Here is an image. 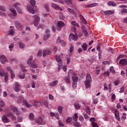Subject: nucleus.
Here are the masks:
<instances>
[{"instance_id": "obj_1", "label": "nucleus", "mask_w": 127, "mask_h": 127, "mask_svg": "<svg viewBox=\"0 0 127 127\" xmlns=\"http://www.w3.org/2000/svg\"><path fill=\"white\" fill-rule=\"evenodd\" d=\"M31 5H28L27 7V9L28 11L30 12V13L32 14H34L35 13V10H34V6H35V4L36 3V1L35 0H30V1Z\"/></svg>"}, {"instance_id": "obj_2", "label": "nucleus", "mask_w": 127, "mask_h": 127, "mask_svg": "<svg viewBox=\"0 0 127 127\" xmlns=\"http://www.w3.org/2000/svg\"><path fill=\"white\" fill-rule=\"evenodd\" d=\"M23 105H25L27 108H30V107H32V105L29 104L28 102L26 101V100H24V98H23V97L22 96H19V99L18 100V102L20 104L22 103Z\"/></svg>"}, {"instance_id": "obj_3", "label": "nucleus", "mask_w": 127, "mask_h": 127, "mask_svg": "<svg viewBox=\"0 0 127 127\" xmlns=\"http://www.w3.org/2000/svg\"><path fill=\"white\" fill-rule=\"evenodd\" d=\"M78 114H77V113H75L74 114V115L72 117L73 121L74 122H75L74 123L72 122L73 125V126H74V127H80V125L79 124V123H78V122H77V121L78 120Z\"/></svg>"}, {"instance_id": "obj_4", "label": "nucleus", "mask_w": 127, "mask_h": 127, "mask_svg": "<svg viewBox=\"0 0 127 127\" xmlns=\"http://www.w3.org/2000/svg\"><path fill=\"white\" fill-rule=\"evenodd\" d=\"M32 56H30V58L27 61V64L28 65H30L32 68H37V67L38 66L37 64H36L35 63H31V60H32Z\"/></svg>"}, {"instance_id": "obj_5", "label": "nucleus", "mask_w": 127, "mask_h": 127, "mask_svg": "<svg viewBox=\"0 0 127 127\" xmlns=\"http://www.w3.org/2000/svg\"><path fill=\"white\" fill-rule=\"evenodd\" d=\"M72 88L73 89H76L77 88V82L78 81V77L76 75H74L72 77Z\"/></svg>"}, {"instance_id": "obj_6", "label": "nucleus", "mask_w": 127, "mask_h": 127, "mask_svg": "<svg viewBox=\"0 0 127 127\" xmlns=\"http://www.w3.org/2000/svg\"><path fill=\"white\" fill-rule=\"evenodd\" d=\"M35 123L37 125H40L42 126H44L45 125V122L43 121L42 118L41 117H39L38 118L35 120Z\"/></svg>"}, {"instance_id": "obj_7", "label": "nucleus", "mask_w": 127, "mask_h": 127, "mask_svg": "<svg viewBox=\"0 0 127 127\" xmlns=\"http://www.w3.org/2000/svg\"><path fill=\"white\" fill-rule=\"evenodd\" d=\"M14 6L15 8L17 9L18 13H20L21 14H22V9H21V5L19 3H16L14 4Z\"/></svg>"}, {"instance_id": "obj_8", "label": "nucleus", "mask_w": 127, "mask_h": 127, "mask_svg": "<svg viewBox=\"0 0 127 127\" xmlns=\"http://www.w3.org/2000/svg\"><path fill=\"white\" fill-rule=\"evenodd\" d=\"M9 10L11 11L12 14H9V17H11L12 18H13V16H16L17 14L16 13V10H15V9H14V8H10Z\"/></svg>"}, {"instance_id": "obj_9", "label": "nucleus", "mask_w": 127, "mask_h": 127, "mask_svg": "<svg viewBox=\"0 0 127 127\" xmlns=\"http://www.w3.org/2000/svg\"><path fill=\"white\" fill-rule=\"evenodd\" d=\"M10 109L11 111H12L13 113H16V115H17V116H19V115H20V111L17 110V108H16V107H15V106L12 105L11 106Z\"/></svg>"}, {"instance_id": "obj_10", "label": "nucleus", "mask_w": 127, "mask_h": 127, "mask_svg": "<svg viewBox=\"0 0 127 127\" xmlns=\"http://www.w3.org/2000/svg\"><path fill=\"white\" fill-rule=\"evenodd\" d=\"M69 41H72V40H74V41H77L78 39V37L76 35H74V34H70L68 37Z\"/></svg>"}, {"instance_id": "obj_11", "label": "nucleus", "mask_w": 127, "mask_h": 127, "mask_svg": "<svg viewBox=\"0 0 127 127\" xmlns=\"http://www.w3.org/2000/svg\"><path fill=\"white\" fill-rule=\"evenodd\" d=\"M50 30L47 29L45 31V35L44 36L43 40H47L49 37H50Z\"/></svg>"}, {"instance_id": "obj_12", "label": "nucleus", "mask_w": 127, "mask_h": 127, "mask_svg": "<svg viewBox=\"0 0 127 127\" xmlns=\"http://www.w3.org/2000/svg\"><path fill=\"white\" fill-rule=\"evenodd\" d=\"M34 25L35 26H38V22L40 20V18H39V16L38 15H34Z\"/></svg>"}, {"instance_id": "obj_13", "label": "nucleus", "mask_w": 127, "mask_h": 127, "mask_svg": "<svg viewBox=\"0 0 127 127\" xmlns=\"http://www.w3.org/2000/svg\"><path fill=\"white\" fill-rule=\"evenodd\" d=\"M64 25V22H63V21H59L58 23V27H57V29L58 31H60V30H61L62 27H63Z\"/></svg>"}, {"instance_id": "obj_14", "label": "nucleus", "mask_w": 127, "mask_h": 127, "mask_svg": "<svg viewBox=\"0 0 127 127\" xmlns=\"http://www.w3.org/2000/svg\"><path fill=\"white\" fill-rule=\"evenodd\" d=\"M56 60L57 62H58V63L59 64V66H62V63L63 62L62 61V59H61V58H60V56H57L56 57Z\"/></svg>"}, {"instance_id": "obj_15", "label": "nucleus", "mask_w": 127, "mask_h": 127, "mask_svg": "<svg viewBox=\"0 0 127 127\" xmlns=\"http://www.w3.org/2000/svg\"><path fill=\"white\" fill-rule=\"evenodd\" d=\"M7 116L11 118L12 120H16V117L13 116V114L9 110L7 111Z\"/></svg>"}, {"instance_id": "obj_16", "label": "nucleus", "mask_w": 127, "mask_h": 127, "mask_svg": "<svg viewBox=\"0 0 127 127\" xmlns=\"http://www.w3.org/2000/svg\"><path fill=\"white\" fill-rule=\"evenodd\" d=\"M90 121L91 122V125L93 127H99V126H98V124L95 123L96 120H95L94 118H91L90 120Z\"/></svg>"}, {"instance_id": "obj_17", "label": "nucleus", "mask_w": 127, "mask_h": 127, "mask_svg": "<svg viewBox=\"0 0 127 127\" xmlns=\"http://www.w3.org/2000/svg\"><path fill=\"white\" fill-rule=\"evenodd\" d=\"M52 7H53L55 9L57 10H60V11H62V8H61L59 5L54 3L52 4Z\"/></svg>"}, {"instance_id": "obj_18", "label": "nucleus", "mask_w": 127, "mask_h": 127, "mask_svg": "<svg viewBox=\"0 0 127 127\" xmlns=\"http://www.w3.org/2000/svg\"><path fill=\"white\" fill-rule=\"evenodd\" d=\"M0 61L2 64H5V62L7 61L6 58L4 55H1L0 57Z\"/></svg>"}, {"instance_id": "obj_19", "label": "nucleus", "mask_w": 127, "mask_h": 127, "mask_svg": "<svg viewBox=\"0 0 127 127\" xmlns=\"http://www.w3.org/2000/svg\"><path fill=\"white\" fill-rule=\"evenodd\" d=\"M115 116L116 119L118 121V122H120L121 121V119L120 118V114H119V111H118L117 110H116L115 111Z\"/></svg>"}, {"instance_id": "obj_20", "label": "nucleus", "mask_w": 127, "mask_h": 127, "mask_svg": "<svg viewBox=\"0 0 127 127\" xmlns=\"http://www.w3.org/2000/svg\"><path fill=\"white\" fill-rule=\"evenodd\" d=\"M57 43H60L62 45V46H65V43L63 40H61V39H60V37H59L58 38V39L57 40Z\"/></svg>"}, {"instance_id": "obj_21", "label": "nucleus", "mask_w": 127, "mask_h": 127, "mask_svg": "<svg viewBox=\"0 0 127 127\" xmlns=\"http://www.w3.org/2000/svg\"><path fill=\"white\" fill-rule=\"evenodd\" d=\"M52 51L49 50H45L43 51V57H45L47 55H50Z\"/></svg>"}, {"instance_id": "obj_22", "label": "nucleus", "mask_w": 127, "mask_h": 127, "mask_svg": "<svg viewBox=\"0 0 127 127\" xmlns=\"http://www.w3.org/2000/svg\"><path fill=\"white\" fill-rule=\"evenodd\" d=\"M119 64L120 65H123V66H125L127 64V60L126 59H122L119 61Z\"/></svg>"}, {"instance_id": "obj_23", "label": "nucleus", "mask_w": 127, "mask_h": 127, "mask_svg": "<svg viewBox=\"0 0 127 127\" xmlns=\"http://www.w3.org/2000/svg\"><path fill=\"white\" fill-rule=\"evenodd\" d=\"M79 16L80 17V19L81 22H82V23H84V24H86L87 23V21H86V19H85V18H84V16H83V15L81 14H80Z\"/></svg>"}, {"instance_id": "obj_24", "label": "nucleus", "mask_w": 127, "mask_h": 127, "mask_svg": "<svg viewBox=\"0 0 127 127\" xmlns=\"http://www.w3.org/2000/svg\"><path fill=\"white\" fill-rule=\"evenodd\" d=\"M20 86V85L19 84V83L16 82L15 83V92H19V91H20V89H19Z\"/></svg>"}, {"instance_id": "obj_25", "label": "nucleus", "mask_w": 127, "mask_h": 127, "mask_svg": "<svg viewBox=\"0 0 127 127\" xmlns=\"http://www.w3.org/2000/svg\"><path fill=\"white\" fill-rule=\"evenodd\" d=\"M5 106L4 104V102L2 101V100H0V112H2V108L3 107Z\"/></svg>"}, {"instance_id": "obj_26", "label": "nucleus", "mask_w": 127, "mask_h": 127, "mask_svg": "<svg viewBox=\"0 0 127 127\" xmlns=\"http://www.w3.org/2000/svg\"><path fill=\"white\" fill-rule=\"evenodd\" d=\"M7 69L8 71H9V73H10V74H11V79H13V78H14V77H15V75H14V73H13V72L12 71V70L9 67H7Z\"/></svg>"}, {"instance_id": "obj_27", "label": "nucleus", "mask_w": 127, "mask_h": 127, "mask_svg": "<svg viewBox=\"0 0 127 127\" xmlns=\"http://www.w3.org/2000/svg\"><path fill=\"white\" fill-rule=\"evenodd\" d=\"M2 121L3 123H8V122H9V120H8V119H7V117H6V115H4L2 117Z\"/></svg>"}, {"instance_id": "obj_28", "label": "nucleus", "mask_w": 127, "mask_h": 127, "mask_svg": "<svg viewBox=\"0 0 127 127\" xmlns=\"http://www.w3.org/2000/svg\"><path fill=\"white\" fill-rule=\"evenodd\" d=\"M86 79L87 81L89 82H92V77L91 76V75L90 74L87 73L86 75Z\"/></svg>"}, {"instance_id": "obj_29", "label": "nucleus", "mask_w": 127, "mask_h": 127, "mask_svg": "<svg viewBox=\"0 0 127 127\" xmlns=\"http://www.w3.org/2000/svg\"><path fill=\"white\" fill-rule=\"evenodd\" d=\"M64 81L67 84H70V83H71L70 76H69V75H68L67 76H65L64 77Z\"/></svg>"}, {"instance_id": "obj_30", "label": "nucleus", "mask_w": 127, "mask_h": 127, "mask_svg": "<svg viewBox=\"0 0 127 127\" xmlns=\"http://www.w3.org/2000/svg\"><path fill=\"white\" fill-rule=\"evenodd\" d=\"M105 15H110V14H114V11L112 10H106L104 12Z\"/></svg>"}, {"instance_id": "obj_31", "label": "nucleus", "mask_w": 127, "mask_h": 127, "mask_svg": "<svg viewBox=\"0 0 127 127\" xmlns=\"http://www.w3.org/2000/svg\"><path fill=\"white\" fill-rule=\"evenodd\" d=\"M81 47L84 50V51H86L87 49H88V44H87L86 43H84L82 45Z\"/></svg>"}, {"instance_id": "obj_32", "label": "nucleus", "mask_w": 127, "mask_h": 127, "mask_svg": "<svg viewBox=\"0 0 127 127\" xmlns=\"http://www.w3.org/2000/svg\"><path fill=\"white\" fill-rule=\"evenodd\" d=\"M14 29L12 28L8 32L7 35H14Z\"/></svg>"}, {"instance_id": "obj_33", "label": "nucleus", "mask_w": 127, "mask_h": 127, "mask_svg": "<svg viewBox=\"0 0 127 127\" xmlns=\"http://www.w3.org/2000/svg\"><path fill=\"white\" fill-rule=\"evenodd\" d=\"M91 81H85L84 82L85 84V88L86 89H88V88H90V87H91Z\"/></svg>"}, {"instance_id": "obj_34", "label": "nucleus", "mask_w": 127, "mask_h": 127, "mask_svg": "<svg viewBox=\"0 0 127 127\" xmlns=\"http://www.w3.org/2000/svg\"><path fill=\"white\" fill-rule=\"evenodd\" d=\"M15 24L16 27L17 29H20V28H21V27L22 26V25H21V24L19 22H16Z\"/></svg>"}, {"instance_id": "obj_35", "label": "nucleus", "mask_w": 127, "mask_h": 127, "mask_svg": "<svg viewBox=\"0 0 127 127\" xmlns=\"http://www.w3.org/2000/svg\"><path fill=\"white\" fill-rule=\"evenodd\" d=\"M108 5L109 6H111V5H112V6H117V4L113 1H109L108 3Z\"/></svg>"}, {"instance_id": "obj_36", "label": "nucleus", "mask_w": 127, "mask_h": 127, "mask_svg": "<svg viewBox=\"0 0 127 127\" xmlns=\"http://www.w3.org/2000/svg\"><path fill=\"white\" fill-rule=\"evenodd\" d=\"M34 105L35 107H40L41 106V102L37 101V100H34Z\"/></svg>"}, {"instance_id": "obj_37", "label": "nucleus", "mask_w": 127, "mask_h": 127, "mask_svg": "<svg viewBox=\"0 0 127 127\" xmlns=\"http://www.w3.org/2000/svg\"><path fill=\"white\" fill-rule=\"evenodd\" d=\"M58 84V80H56L53 81V82L51 83L49 86L53 87L54 86H56Z\"/></svg>"}, {"instance_id": "obj_38", "label": "nucleus", "mask_w": 127, "mask_h": 127, "mask_svg": "<svg viewBox=\"0 0 127 127\" xmlns=\"http://www.w3.org/2000/svg\"><path fill=\"white\" fill-rule=\"evenodd\" d=\"M98 6V3H93L89 4L87 5V7H94V6Z\"/></svg>"}, {"instance_id": "obj_39", "label": "nucleus", "mask_w": 127, "mask_h": 127, "mask_svg": "<svg viewBox=\"0 0 127 127\" xmlns=\"http://www.w3.org/2000/svg\"><path fill=\"white\" fill-rule=\"evenodd\" d=\"M64 3H66V4H72V0H64Z\"/></svg>"}, {"instance_id": "obj_40", "label": "nucleus", "mask_w": 127, "mask_h": 127, "mask_svg": "<svg viewBox=\"0 0 127 127\" xmlns=\"http://www.w3.org/2000/svg\"><path fill=\"white\" fill-rule=\"evenodd\" d=\"M43 104L46 108H48L49 107L48 101L46 100H43Z\"/></svg>"}, {"instance_id": "obj_41", "label": "nucleus", "mask_w": 127, "mask_h": 127, "mask_svg": "<svg viewBox=\"0 0 127 127\" xmlns=\"http://www.w3.org/2000/svg\"><path fill=\"white\" fill-rule=\"evenodd\" d=\"M29 119L31 121H33V120H34V115H33V114H32V113H31V114L29 115Z\"/></svg>"}, {"instance_id": "obj_42", "label": "nucleus", "mask_w": 127, "mask_h": 127, "mask_svg": "<svg viewBox=\"0 0 127 127\" xmlns=\"http://www.w3.org/2000/svg\"><path fill=\"white\" fill-rule=\"evenodd\" d=\"M19 46L20 48H21V49H23V48H24V47H25V45L23 43L19 42Z\"/></svg>"}, {"instance_id": "obj_43", "label": "nucleus", "mask_w": 127, "mask_h": 127, "mask_svg": "<svg viewBox=\"0 0 127 127\" xmlns=\"http://www.w3.org/2000/svg\"><path fill=\"white\" fill-rule=\"evenodd\" d=\"M55 2H58L62 3V4H64V1L63 0H53Z\"/></svg>"}, {"instance_id": "obj_44", "label": "nucleus", "mask_w": 127, "mask_h": 127, "mask_svg": "<svg viewBox=\"0 0 127 127\" xmlns=\"http://www.w3.org/2000/svg\"><path fill=\"white\" fill-rule=\"evenodd\" d=\"M71 24L72 25H74V26H77V27H79V24L76 23V21H72L71 22Z\"/></svg>"}, {"instance_id": "obj_45", "label": "nucleus", "mask_w": 127, "mask_h": 127, "mask_svg": "<svg viewBox=\"0 0 127 127\" xmlns=\"http://www.w3.org/2000/svg\"><path fill=\"white\" fill-rule=\"evenodd\" d=\"M20 79H25V73H23L19 75Z\"/></svg>"}, {"instance_id": "obj_46", "label": "nucleus", "mask_w": 127, "mask_h": 127, "mask_svg": "<svg viewBox=\"0 0 127 127\" xmlns=\"http://www.w3.org/2000/svg\"><path fill=\"white\" fill-rule=\"evenodd\" d=\"M58 111L60 114H62V112L63 111V107L62 106H60L58 107Z\"/></svg>"}, {"instance_id": "obj_47", "label": "nucleus", "mask_w": 127, "mask_h": 127, "mask_svg": "<svg viewBox=\"0 0 127 127\" xmlns=\"http://www.w3.org/2000/svg\"><path fill=\"white\" fill-rule=\"evenodd\" d=\"M67 10L69 12H70V13H71V14H74V10L73 9H71L70 8H68L67 9Z\"/></svg>"}, {"instance_id": "obj_48", "label": "nucleus", "mask_w": 127, "mask_h": 127, "mask_svg": "<svg viewBox=\"0 0 127 127\" xmlns=\"http://www.w3.org/2000/svg\"><path fill=\"white\" fill-rule=\"evenodd\" d=\"M66 122L67 124H69V123H71V122H72V117H68L66 119Z\"/></svg>"}, {"instance_id": "obj_49", "label": "nucleus", "mask_w": 127, "mask_h": 127, "mask_svg": "<svg viewBox=\"0 0 127 127\" xmlns=\"http://www.w3.org/2000/svg\"><path fill=\"white\" fill-rule=\"evenodd\" d=\"M107 50H108V51H109V52H111L112 54H114L115 53L114 50H113V48H109L107 49Z\"/></svg>"}, {"instance_id": "obj_50", "label": "nucleus", "mask_w": 127, "mask_h": 127, "mask_svg": "<svg viewBox=\"0 0 127 127\" xmlns=\"http://www.w3.org/2000/svg\"><path fill=\"white\" fill-rule=\"evenodd\" d=\"M0 10H2V11H6V9H5V7L4 6H0Z\"/></svg>"}, {"instance_id": "obj_51", "label": "nucleus", "mask_w": 127, "mask_h": 127, "mask_svg": "<svg viewBox=\"0 0 127 127\" xmlns=\"http://www.w3.org/2000/svg\"><path fill=\"white\" fill-rule=\"evenodd\" d=\"M101 67H96V73H97V75H98V74L100 73V72H101Z\"/></svg>"}, {"instance_id": "obj_52", "label": "nucleus", "mask_w": 127, "mask_h": 127, "mask_svg": "<svg viewBox=\"0 0 127 127\" xmlns=\"http://www.w3.org/2000/svg\"><path fill=\"white\" fill-rule=\"evenodd\" d=\"M110 70L111 73H112L113 74L116 73V71L115 70V69H114V67L113 66L110 67Z\"/></svg>"}, {"instance_id": "obj_53", "label": "nucleus", "mask_w": 127, "mask_h": 127, "mask_svg": "<svg viewBox=\"0 0 127 127\" xmlns=\"http://www.w3.org/2000/svg\"><path fill=\"white\" fill-rule=\"evenodd\" d=\"M58 115H59V114L56 113L55 114L53 112H51V113H50L51 117H56V116H58Z\"/></svg>"}, {"instance_id": "obj_54", "label": "nucleus", "mask_w": 127, "mask_h": 127, "mask_svg": "<svg viewBox=\"0 0 127 127\" xmlns=\"http://www.w3.org/2000/svg\"><path fill=\"white\" fill-rule=\"evenodd\" d=\"M127 13V9L123 8L121 10V13Z\"/></svg>"}, {"instance_id": "obj_55", "label": "nucleus", "mask_w": 127, "mask_h": 127, "mask_svg": "<svg viewBox=\"0 0 127 127\" xmlns=\"http://www.w3.org/2000/svg\"><path fill=\"white\" fill-rule=\"evenodd\" d=\"M45 7L47 11H49V5H48V4H45Z\"/></svg>"}, {"instance_id": "obj_56", "label": "nucleus", "mask_w": 127, "mask_h": 127, "mask_svg": "<svg viewBox=\"0 0 127 127\" xmlns=\"http://www.w3.org/2000/svg\"><path fill=\"white\" fill-rule=\"evenodd\" d=\"M74 107H75V109H80V105H79V104H77V103H75L74 104Z\"/></svg>"}, {"instance_id": "obj_57", "label": "nucleus", "mask_w": 127, "mask_h": 127, "mask_svg": "<svg viewBox=\"0 0 127 127\" xmlns=\"http://www.w3.org/2000/svg\"><path fill=\"white\" fill-rule=\"evenodd\" d=\"M49 98L50 100H51V101H53V100L54 99V96H53V95H52L51 94H49Z\"/></svg>"}, {"instance_id": "obj_58", "label": "nucleus", "mask_w": 127, "mask_h": 127, "mask_svg": "<svg viewBox=\"0 0 127 127\" xmlns=\"http://www.w3.org/2000/svg\"><path fill=\"white\" fill-rule=\"evenodd\" d=\"M73 50H74V46H71L69 49L70 53H72Z\"/></svg>"}, {"instance_id": "obj_59", "label": "nucleus", "mask_w": 127, "mask_h": 127, "mask_svg": "<svg viewBox=\"0 0 127 127\" xmlns=\"http://www.w3.org/2000/svg\"><path fill=\"white\" fill-rule=\"evenodd\" d=\"M42 55V51H39V52L38 53L37 56V57H40Z\"/></svg>"}, {"instance_id": "obj_60", "label": "nucleus", "mask_w": 127, "mask_h": 127, "mask_svg": "<svg viewBox=\"0 0 127 127\" xmlns=\"http://www.w3.org/2000/svg\"><path fill=\"white\" fill-rule=\"evenodd\" d=\"M83 32L85 36H86L87 37V36H88V31H87V30H83Z\"/></svg>"}, {"instance_id": "obj_61", "label": "nucleus", "mask_w": 127, "mask_h": 127, "mask_svg": "<svg viewBox=\"0 0 127 127\" xmlns=\"http://www.w3.org/2000/svg\"><path fill=\"white\" fill-rule=\"evenodd\" d=\"M13 46H14V45L13 44H11L9 46V48L10 50L11 51L12 50V48H13Z\"/></svg>"}, {"instance_id": "obj_62", "label": "nucleus", "mask_w": 127, "mask_h": 127, "mask_svg": "<svg viewBox=\"0 0 127 127\" xmlns=\"http://www.w3.org/2000/svg\"><path fill=\"white\" fill-rule=\"evenodd\" d=\"M126 116H127V114L126 113H123V116H122L123 120H126V119H127V117Z\"/></svg>"}, {"instance_id": "obj_63", "label": "nucleus", "mask_w": 127, "mask_h": 127, "mask_svg": "<svg viewBox=\"0 0 127 127\" xmlns=\"http://www.w3.org/2000/svg\"><path fill=\"white\" fill-rule=\"evenodd\" d=\"M0 15L1 16H3L4 17L5 16V15H6L4 12H2V11H0Z\"/></svg>"}, {"instance_id": "obj_64", "label": "nucleus", "mask_w": 127, "mask_h": 127, "mask_svg": "<svg viewBox=\"0 0 127 127\" xmlns=\"http://www.w3.org/2000/svg\"><path fill=\"white\" fill-rule=\"evenodd\" d=\"M111 99L112 101H115V100H116V95L113 94L112 96Z\"/></svg>"}]
</instances>
